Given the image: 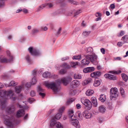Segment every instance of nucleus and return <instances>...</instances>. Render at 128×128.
<instances>
[{
  "mask_svg": "<svg viewBox=\"0 0 128 128\" xmlns=\"http://www.w3.org/2000/svg\"><path fill=\"white\" fill-rule=\"evenodd\" d=\"M0 96H1L0 99V107L3 109L6 107V100L7 99L11 98L13 100H15L16 98L11 90L6 91L4 90L0 91Z\"/></svg>",
  "mask_w": 128,
  "mask_h": 128,
  "instance_id": "1",
  "label": "nucleus"
},
{
  "mask_svg": "<svg viewBox=\"0 0 128 128\" xmlns=\"http://www.w3.org/2000/svg\"><path fill=\"white\" fill-rule=\"evenodd\" d=\"M15 110V108L13 106H9L6 109V112L8 114V115H3L2 117L5 119L4 122L5 124L8 126L12 128L14 126V122H16L13 116L10 118L11 115L9 114L12 113Z\"/></svg>",
  "mask_w": 128,
  "mask_h": 128,
  "instance_id": "2",
  "label": "nucleus"
},
{
  "mask_svg": "<svg viewBox=\"0 0 128 128\" xmlns=\"http://www.w3.org/2000/svg\"><path fill=\"white\" fill-rule=\"evenodd\" d=\"M61 116V114L58 113L54 118H52L50 124V125L51 126H53L55 125L58 128H63L60 123L59 122H56V121L55 120V119L57 120H58L60 119Z\"/></svg>",
  "mask_w": 128,
  "mask_h": 128,
  "instance_id": "3",
  "label": "nucleus"
},
{
  "mask_svg": "<svg viewBox=\"0 0 128 128\" xmlns=\"http://www.w3.org/2000/svg\"><path fill=\"white\" fill-rule=\"evenodd\" d=\"M85 58L90 60L94 64L96 65L98 64V56L94 53L91 54H87L84 55Z\"/></svg>",
  "mask_w": 128,
  "mask_h": 128,
  "instance_id": "4",
  "label": "nucleus"
},
{
  "mask_svg": "<svg viewBox=\"0 0 128 128\" xmlns=\"http://www.w3.org/2000/svg\"><path fill=\"white\" fill-rule=\"evenodd\" d=\"M45 85L48 88H50L53 90L54 92H57L59 88V86L56 85L54 82H45Z\"/></svg>",
  "mask_w": 128,
  "mask_h": 128,
  "instance_id": "5",
  "label": "nucleus"
},
{
  "mask_svg": "<svg viewBox=\"0 0 128 128\" xmlns=\"http://www.w3.org/2000/svg\"><path fill=\"white\" fill-rule=\"evenodd\" d=\"M80 101L82 104L87 108L88 109L90 110L92 108V104L91 102L86 98L85 97L82 98Z\"/></svg>",
  "mask_w": 128,
  "mask_h": 128,
  "instance_id": "6",
  "label": "nucleus"
},
{
  "mask_svg": "<svg viewBox=\"0 0 128 128\" xmlns=\"http://www.w3.org/2000/svg\"><path fill=\"white\" fill-rule=\"evenodd\" d=\"M69 117L70 119V121L72 124L74 126L77 128H80V126L79 122L78 120L76 119L75 116L73 115Z\"/></svg>",
  "mask_w": 128,
  "mask_h": 128,
  "instance_id": "7",
  "label": "nucleus"
},
{
  "mask_svg": "<svg viewBox=\"0 0 128 128\" xmlns=\"http://www.w3.org/2000/svg\"><path fill=\"white\" fill-rule=\"evenodd\" d=\"M110 97L111 99L116 98L118 96V89L114 87L112 88L110 90Z\"/></svg>",
  "mask_w": 128,
  "mask_h": 128,
  "instance_id": "8",
  "label": "nucleus"
},
{
  "mask_svg": "<svg viewBox=\"0 0 128 128\" xmlns=\"http://www.w3.org/2000/svg\"><path fill=\"white\" fill-rule=\"evenodd\" d=\"M72 80V78L70 77H68L63 78L61 80L59 79L58 81V82H62L64 85L66 86Z\"/></svg>",
  "mask_w": 128,
  "mask_h": 128,
  "instance_id": "9",
  "label": "nucleus"
},
{
  "mask_svg": "<svg viewBox=\"0 0 128 128\" xmlns=\"http://www.w3.org/2000/svg\"><path fill=\"white\" fill-rule=\"evenodd\" d=\"M28 49L29 52L32 55L37 56L39 55L40 54L38 51L34 48L33 49L32 47L29 48Z\"/></svg>",
  "mask_w": 128,
  "mask_h": 128,
  "instance_id": "10",
  "label": "nucleus"
},
{
  "mask_svg": "<svg viewBox=\"0 0 128 128\" xmlns=\"http://www.w3.org/2000/svg\"><path fill=\"white\" fill-rule=\"evenodd\" d=\"M104 76L106 79L111 80H116L117 78L115 76L108 74H105Z\"/></svg>",
  "mask_w": 128,
  "mask_h": 128,
  "instance_id": "11",
  "label": "nucleus"
},
{
  "mask_svg": "<svg viewBox=\"0 0 128 128\" xmlns=\"http://www.w3.org/2000/svg\"><path fill=\"white\" fill-rule=\"evenodd\" d=\"M25 114L24 109H20L18 111L16 116L17 118H20L22 116Z\"/></svg>",
  "mask_w": 128,
  "mask_h": 128,
  "instance_id": "12",
  "label": "nucleus"
},
{
  "mask_svg": "<svg viewBox=\"0 0 128 128\" xmlns=\"http://www.w3.org/2000/svg\"><path fill=\"white\" fill-rule=\"evenodd\" d=\"M79 83V81L78 80H76L73 81L71 83V88H76L80 84Z\"/></svg>",
  "mask_w": 128,
  "mask_h": 128,
  "instance_id": "13",
  "label": "nucleus"
},
{
  "mask_svg": "<svg viewBox=\"0 0 128 128\" xmlns=\"http://www.w3.org/2000/svg\"><path fill=\"white\" fill-rule=\"evenodd\" d=\"M82 115L86 118L88 119L90 118L92 116V114L89 112L87 110L84 111L82 113Z\"/></svg>",
  "mask_w": 128,
  "mask_h": 128,
  "instance_id": "14",
  "label": "nucleus"
},
{
  "mask_svg": "<svg viewBox=\"0 0 128 128\" xmlns=\"http://www.w3.org/2000/svg\"><path fill=\"white\" fill-rule=\"evenodd\" d=\"M95 70L94 67H88L84 69L83 72L84 73H88L93 71Z\"/></svg>",
  "mask_w": 128,
  "mask_h": 128,
  "instance_id": "15",
  "label": "nucleus"
},
{
  "mask_svg": "<svg viewBox=\"0 0 128 128\" xmlns=\"http://www.w3.org/2000/svg\"><path fill=\"white\" fill-rule=\"evenodd\" d=\"M85 51L86 53H89L90 54H91L94 53L93 52V49L92 48L89 47L86 48L85 50Z\"/></svg>",
  "mask_w": 128,
  "mask_h": 128,
  "instance_id": "16",
  "label": "nucleus"
},
{
  "mask_svg": "<svg viewBox=\"0 0 128 128\" xmlns=\"http://www.w3.org/2000/svg\"><path fill=\"white\" fill-rule=\"evenodd\" d=\"M100 72H94L90 74V76L92 78L97 77L100 76Z\"/></svg>",
  "mask_w": 128,
  "mask_h": 128,
  "instance_id": "17",
  "label": "nucleus"
},
{
  "mask_svg": "<svg viewBox=\"0 0 128 128\" xmlns=\"http://www.w3.org/2000/svg\"><path fill=\"white\" fill-rule=\"evenodd\" d=\"M91 100L94 106L96 107L97 106V102L96 98L94 97H92L91 98Z\"/></svg>",
  "mask_w": 128,
  "mask_h": 128,
  "instance_id": "18",
  "label": "nucleus"
},
{
  "mask_svg": "<svg viewBox=\"0 0 128 128\" xmlns=\"http://www.w3.org/2000/svg\"><path fill=\"white\" fill-rule=\"evenodd\" d=\"M121 76L123 80L125 82H126L128 80V76L124 73H122Z\"/></svg>",
  "mask_w": 128,
  "mask_h": 128,
  "instance_id": "19",
  "label": "nucleus"
},
{
  "mask_svg": "<svg viewBox=\"0 0 128 128\" xmlns=\"http://www.w3.org/2000/svg\"><path fill=\"white\" fill-rule=\"evenodd\" d=\"M121 40L123 42V44L127 42V41L128 40V35H125L122 38Z\"/></svg>",
  "mask_w": 128,
  "mask_h": 128,
  "instance_id": "20",
  "label": "nucleus"
},
{
  "mask_svg": "<svg viewBox=\"0 0 128 128\" xmlns=\"http://www.w3.org/2000/svg\"><path fill=\"white\" fill-rule=\"evenodd\" d=\"M25 58L26 61L29 64H31L33 63L29 55H27L25 57Z\"/></svg>",
  "mask_w": 128,
  "mask_h": 128,
  "instance_id": "21",
  "label": "nucleus"
},
{
  "mask_svg": "<svg viewBox=\"0 0 128 128\" xmlns=\"http://www.w3.org/2000/svg\"><path fill=\"white\" fill-rule=\"evenodd\" d=\"M23 87L22 86H16L15 87V90L16 92L17 93H19L22 90V88Z\"/></svg>",
  "mask_w": 128,
  "mask_h": 128,
  "instance_id": "22",
  "label": "nucleus"
},
{
  "mask_svg": "<svg viewBox=\"0 0 128 128\" xmlns=\"http://www.w3.org/2000/svg\"><path fill=\"white\" fill-rule=\"evenodd\" d=\"M92 80V79L90 78H88L86 79L85 80L84 82L82 83V84L84 86H85L86 85L88 84L91 82Z\"/></svg>",
  "mask_w": 128,
  "mask_h": 128,
  "instance_id": "23",
  "label": "nucleus"
},
{
  "mask_svg": "<svg viewBox=\"0 0 128 128\" xmlns=\"http://www.w3.org/2000/svg\"><path fill=\"white\" fill-rule=\"evenodd\" d=\"M99 110L100 112H104L106 110V107L104 106H101L99 107Z\"/></svg>",
  "mask_w": 128,
  "mask_h": 128,
  "instance_id": "24",
  "label": "nucleus"
},
{
  "mask_svg": "<svg viewBox=\"0 0 128 128\" xmlns=\"http://www.w3.org/2000/svg\"><path fill=\"white\" fill-rule=\"evenodd\" d=\"M99 100L102 102H104L106 100L105 95L104 94H102L100 96Z\"/></svg>",
  "mask_w": 128,
  "mask_h": 128,
  "instance_id": "25",
  "label": "nucleus"
},
{
  "mask_svg": "<svg viewBox=\"0 0 128 128\" xmlns=\"http://www.w3.org/2000/svg\"><path fill=\"white\" fill-rule=\"evenodd\" d=\"M94 92L93 90H89L86 91V94L87 96H90L92 95Z\"/></svg>",
  "mask_w": 128,
  "mask_h": 128,
  "instance_id": "26",
  "label": "nucleus"
},
{
  "mask_svg": "<svg viewBox=\"0 0 128 128\" xmlns=\"http://www.w3.org/2000/svg\"><path fill=\"white\" fill-rule=\"evenodd\" d=\"M89 63V61L86 59H84L81 61V64L84 65H88Z\"/></svg>",
  "mask_w": 128,
  "mask_h": 128,
  "instance_id": "27",
  "label": "nucleus"
},
{
  "mask_svg": "<svg viewBox=\"0 0 128 128\" xmlns=\"http://www.w3.org/2000/svg\"><path fill=\"white\" fill-rule=\"evenodd\" d=\"M100 84V80H95L93 85L95 87L99 86Z\"/></svg>",
  "mask_w": 128,
  "mask_h": 128,
  "instance_id": "28",
  "label": "nucleus"
},
{
  "mask_svg": "<svg viewBox=\"0 0 128 128\" xmlns=\"http://www.w3.org/2000/svg\"><path fill=\"white\" fill-rule=\"evenodd\" d=\"M50 73L48 72H44L42 74L43 76L45 78L50 77Z\"/></svg>",
  "mask_w": 128,
  "mask_h": 128,
  "instance_id": "29",
  "label": "nucleus"
},
{
  "mask_svg": "<svg viewBox=\"0 0 128 128\" xmlns=\"http://www.w3.org/2000/svg\"><path fill=\"white\" fill-rule=\"evenodd\" d=\"M62 66L65 69H68L71 68V66L66 63H64L62 64Z\"/></svg>",
  "mask_w": 128,
  "mask_h": 128,
  "instance_id": "30",
  "label": "nucleus"
},
{
  "mask_svg": "<svg viewBox=\"0 0 128 128\" xmlns=\"http://www.w3.org/2000/svg\"><path fill=\"white\" fill-rule=\"evenodd\" d=\"M10 60V59L9 60H8L5 58H3L1 59L0 62L2 63H6L7 62H10L12 61Z\"/></svg>",
  "mask_w": 128,
  "mask_h": 128,
  "instance_id": "31",
  "label": "nucleus"
},
{
  "mask_svg": "<svg viewBox=\"0 0 128 128\" xmlns=\"http://www.w3.org/2000/svg\"><path fill=\"white\" fill-rule=\"evenodd\" d=\"M122 71L120 70H118L117 71H110L109 72V73L112 74H118L121 73Z\"/></svg>",
  "mask_w": 128,
  "mask_h": 128,
  "instance_id": "32",
  "label": "nucleus"
},
{
  "mask_svg": "<svg viewBox=\"0 0 128 128\" xmlns=\"http://www.w3.org/2000/svg\"><path fill=\"white\" fill-rule=\"evenodd\" d=\"M90 33V31H84L83 32L82 35L83 36L86 37L89 35Z\"/></svg>",
  "mask_w": 128,
  "mask_h": 128,
  "instance_id": "33",
  "label": "nucleus"
},
{
  "mask_svg": "<svg viewBox=\"0 0 128 128\" xmlns=\"http://www.w3.org/2000/svg\"><path fill=\"white\" fill-rule=\"evenodd\" d=\"M74 112L73 110L70 109L68 111V115L69 117L74 115Z\"/></svg>",
  "mask_w": 128,
  "mask_h": 128,
  "instance_id": "34",
  "label": "nucleus"
},
{
  "mask_svg": "<svg viewBox=\"0 0 128 128\" xmlns=\"http://www.w3.org/2000/svg\"><path fill=\"white\" fill-rule=\"evenodd\" d=\"M78 64V62H70V64L71 66H70L71 67H74L76 66Z\"/></svg>",
  "mask_w": 128,
  "mask_h": 128,
  "instance_id": "35",
  "label": "nucleus"
},
{
  "mask_svg": "<svg viewBox=\"0 0 128 128\" xmlns=\"http://www.w3.org/2000/svg\"><path fill=\"white\" fill-rule=\"evenodd\" d=\"M120 91L122 96L123 97L125 96V92L124 89L122 88H120Z\"/></svg>",
  "mask_w": 128,
  "mask_h": 128,
  "instance_id": "36",
  "label": "nucleus"
},
{
  "mask_svg": "<svg viewBox=\"0 0 128 128\" xmlns=\"http://www.w3.org/2000/svg\"><path fill=\"white\" fill-rule=\"evenodd\" d=\"M39 30L36 28H34L33 29L32 31V34H35L38 33L39 32Z\"/></svg>",
  "mask_w": 128,
  "mask_h": 128,
  "instance_id": "37",
  "label": "nucleus"
},
{
  "mask_svg": "<svg viewBox=\"0 0 128 128\" xmlns=\"http://www.w3.org/2000/svg\"><path fill=\"white\" fill-rule=\"evenodd\" d=\"M6 53L8 56L10 57V60H12L13 59V56L10 55V52L9 51H6Z\"/></svg>",
  "mask_w": 128,
  "mask_h": 128,
  "instance_id": "38",
  "label": "nucleus"
},
{
  "mask_svg": "<svg viewBox=\"0 0 128 128\" xmlns=\"http://www.w3.org/2000/svg\"><path fill=\"white\" fill-rule=\"evenodd\" d=\"M36 78L35 76L32 79V84H36Z\"/></svg>",
  "mask_w": 128,
  "mask_h": 128,
  "instance_id": "39",
  "label": "nucleus"
},
{
  "mask_svg": "<svg viewBox=\"0 0 128 128\" xmlns=\"http://www.w3.org/2000/svg\"><path fill=\"white\" fill-rule=\"evenodd\" d=\"M66 72V70L65 69H61L60 71V73L62 74H65Z\"/></svg>",
  "mask_w": 128,
  "mask_h": 128,
  "instance_id": "40",
  "label": "nucleus"
},
{
  "mask_svg": "<svg viewBox=\"0 0 128 128\" xmlns=\"http://www.w3.org/2000/svg\"><path fill=\"white\" fill-rule=\"evenodd\" d=\"M17 84L15 82L13 81H11L9 84V86H14Z\"/></svg>",
  "mask_w": 128,
  "mask_h": 128,
  "instance_id": "41",
  "label": "nucleus"
},
{
  "mask_svg": "<svg viewBox=\"0 0 128 128\" xmlns=\"http://www.w3.org/2000/svg\"><path fill=\"white\" fill-rule=\"evenodd\" d=\"M46 6V5L45 4H42L39 6V7L38 8V11H40L42 9L44 8Z\"/></svg>",
  "mask_w": 128,
  "mask_h": 128,
  "instance_id": "42",
  "label": "nucleus"
},
{
  "mask_svg": "<svg viewBox=\"0 0 128 128\" xmlns=\"http://www.w3.org/2000/svg\"><path fill=\"white\" fill-rule=\"evenodd\" d=\"M125 34L123 30H121L119 34H118V36H123Z\"/></svg>",
  "mask_w": 128,
  "mask_h": 128,
  "instance_id": "43",
  "label": "nucleus"
},
{
  "mask_svg": "<svg viewBox=\"0 0 128 128\" xmlns=\"http://www.w3.org/2000/svg\"><path fill=\"white\" fill-rule=\"evenodd\" d=\"M81 26L83 28L86 26V24L84 20H83L81 23Z\"/></svg>",
  "mask_w": 128,
  "mask_h": 128,
  "instance_id": "44",
  "label": "nucleus"
},
{
  "mask_svg": "<svg viewBox=\"0 0 128 128\" xmlns=\"http://www.w3.org/2000/svg\"><path fill=\"white\" fill-rule=\"evenodd\" d=\"M65 107L64 106H63L62 108H61L59 110V113H61L64 111V110L65 109Z\"/></svg>",
  "mask_w": 128,
  "mask_h": 128,
  "instance_id": "45",
  "label": "nucleus"
},
{
  "mask_svg": "<svg viewBox=\"0 0 128 128\" xmlns=\"http://www.w3.org/2000/svg\"><path fill=\"white\" fill-rule=\"evenodd\" d=\"M46 6H47L49 8H52L53 6V4H52V3H50L49 4L46 3L45 4Z\"/></svg>",
  "mask_w": 128,
  "mask_h": 128,
  "instance_id": "46",
  "label": "nucleus"
},
{
  "mask_svg": "<svg viewBox=\"0 0 128 128\" xmlns=\"http://www.w3.org/2000/svg\"><path fill=\"white\" fill-rule=\"evenodd\" d=\"M69 2H70L72 4H74L77 5L78 3L76 2V1H74L73 0H69Z\"/></svg>",
  "mask_w": 128,
  "mask_h": 128,
  "instance_id": "47",
  "label": "nucleus"
},
{
  "mask_svg": "<svg viewBox=\"0 0 128 128\" xmlns=\"http://www.w3.org/2000/svg\"><path fill=\"white\" fill-rule=\"evenodd\" d=\"M36 93L34 90L31 91L30 92V95L31 96H34L35 95Z\"/></svg>",
  "mask_w": 128,
  "mask_h": 128,
  "instance_id": "48",
  "label": "nucleus"
},
{
  "mask_svg": "<svg viewBox=\"0 0 128 128\" xmlns=\"http://www.w3.org/2000/svg\"><path fill=\"white\" fill-rule=\"evenodd\" d=\"M115 8V6L114 4H111L109 7V8L110 9H114Z\"/></svg>",
  "mask_w": 128,
  "mask_h": 128,
  "instance_id": "49",
  "label": "nucleus"
},
{
  "mask_svg": "<svg viewBox=\"0 0 128 128\" xmlns=\"http://www.w3.org/2000/svg\"><path fill=\"white\" fill-rule=\"evenodd\" d=\"M80 59V56L78 55V56H74L73 57V59H75V60H79Z\"/></svg>",
  "mask_w": 128,
  "mask_h": 128,
  "instance_id": "50",
  "label": "nucleus"
},
{
  "mask_svg": "<svg viewBox=\"0 0 128 128\" xmlns=\"http://www.w3.org/2000/svg\"><path fill=\"white\" fill-rule=\"evenodd\" d=\"M34 101V99L32 98H30L28 99V102L30 103H31L32 102Z\"/></svg>",
  "mask_w": 128,
  "mask_h": 128,
  "instance_id": "51",
  "label": "nucleus"
},
{
  "mask_svg": "<svg viewBox=\"0 0 128 128\" xmlns=\"http://www.w3.org/2000/svg\"><path fill=\"white\" fill-rule=\"evenodd\" d=\"M38 92H44V90L42 89L40 86H38Z\"/></svg>",
  "mask_w": 128,
  "mask_h": 128,
  "instance_id": "52",
  "label": "nucleus"
},
{
  "mask_svg": "<svg viewBox=\"0 0 128 128\" xmlns=\"http://www.w3.org/2000/svg\"><path fill=\"white\" fill-rule=\"evenodd\" d=\"M32 84L30 82H27L26 84V86L27 88H29L30 87Z\"/></svg>",
  "mask_w": 128,
  "mask_h": 128,
  "instance_id": "53",
  "label": "nucleus"
},
{
  "mask_svg": "<svg viewBox=\"0 0 128 128\" xmlns=\"http://www.w3.org/2000/svg\"><path fill=\"white\" fill-rule=\"evenodd\" d=\"M95 16L96 17H101L102 16L101 14L99 12H96L95 14Z\"/></svg>",
  "mask_w": 128,
  "mask_h": 128,
  "instance_id": "54",
  "label": "nucleus"
},
{
  "mask_svg": "<svg viewBox=\"0 0 128 128\" xmlns=\"http://www.w3.org/2000/svg\"><path fill=\"white\" fill-rule=\"evenodd\" d=\"M61 28H60L58 29L57 32L56 34V35L57 36H58V35L61 32Z\"/></svg>",
  "mask_w": 128,
  "mask_h": 128,
  "instance_id": "55",
  "label": "nucleus"
},
{
  "mask_svg": "<svg viewBox=\"0 0 128 128\" xmlns=\"http://www.w3.org/2000/svg\"><path fill=\"white\" fill-rule=\"evenodd\" d=\"M74 78L75 79L80 78V76L78 74H75L74 75Z\"/></svg>",
  "mask_w": 128,
  "mask_h": 128,
  "instance_id": "56",
  "label": "nucleus"
},
{
  "mask_svg": "<svg viewBox=\"0 0 128 128\" xmlns=\"http://www.w3.org/2000/svg\"><path fill=\"white\" fill-rule=\"evenodd\" d=\"M48 29V28L46 26H45L44 28L42 27L41 28V30H42L46 31Z\"/></svg>",
  "mask_w": 128,
  "mask_h": 128,
  "instance_id": "57",
  "label": "nucleus"
},
{
  "mask_svg": "<svg viewBox=\"0 0 128 128\" xmlns=\"http://www.w3.org/2000/svg\"><path fill=\"white\" fill-rule=\"evenodd\" d=\"M80 10H79L78 11H77L76 13L74 14V16H76V15L79 14L80 13Z\"/></svg>",
  "mask_w": 128,
  "mask_h": 128,
  "instance_id": "58",
  "label": "nucleus"
},
{
  "mask_svg": "<svg viewBox=\"0 0 128 128\" xmlns=\"http://www.w3.org/2000/svg\"><path fill=\"white\" fill-rule=\"evenodd\" d=\"M68 56H66L65 57H63L61 59V60H67L68 59Z\"/></svg>",
  "mask_w": 128,
  "mask_h": 128,
  "instance_id": "59",
  "label": "nucleus"
},
{
  "mask_svg": "<svg viewBox=\"0 0 128 128\" xmlns=\"http://www.w3.org/2000/svg\"><path fill=\"white\" fill-rule=\"evenodd\" d=\"M39 94L42 97H44L45 95V94L44 93H42L41 92H40L39 93Z\"/></svg>",
  "mask_w": 128,
  "mask_h": 128,
  "instance_id": "60",
  "label": "nucleus"
},
{
  "mask_svg": "<svg viewBox=\"0 0 128 128\" xmlns=\"http://www.w3.org/2000/svg\"><path fill=\"white\" fill-rule=\"evenodd\" d=\"M54 110V109H52L50 110L49 112L48 113L47 115L48 116H49V115Z\"/></svg>",
  "mask_w": 128,
  "mask_h": 128,
  "instance_id": "61",
  "label": "nucleus"
},
{
  "mask_svg": "<svg viewBox=\"0 0 128 128\" xmlns=\"http://www.w3.org/2000/svg\"><path fill=\"white\" fill-rule=\"evenodd\" d=\"M100 51L103 54H104L105 53V50L104 48H102L100 49Z\"/></svg>",
  "mask_w": 128,
  "mask_h": 128,
  "instance_id": "62",
  "label": "nucleus"
},
{
  "mask_svg": "<svg viewBox=\"0 0 128 128\" xmlns=\"http://www.w3.org/2000/svg\"><path fill=\"white\" fill-rule=\"evenodd\" d=\"M76 114L80 117V111H77L76 113Z\"/></svg>",
  "mask_w": 128,
  "mask_h": 128,
  "instance_id": "63",
  "label": "nucleus"
},
{
  "mask_svg": "<svg viewBox=\"0 0 128 128\" xmlns=\"http://www.w3.org/2000/svg\"><path fill=\"white\" fill-rule=\"evenodd\" d=\"M122 43L120 42H118L117 43V45L118 46H122Z\"/></svg>",
  "mask_w": 128,
  "mask_h": 128,
  "instance_id": "64",
  "label": "nucleus"
}]
</instances>
